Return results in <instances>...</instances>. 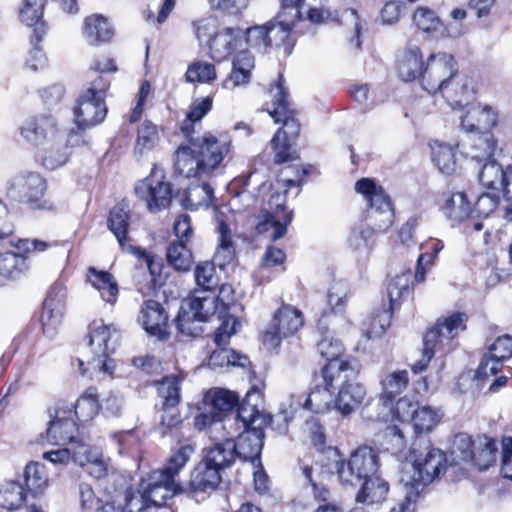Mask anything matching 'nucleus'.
<instances>
[{"mask_svg":"<svg viewBox=\"0 0 512 512\" xmlns=\"http://www.w3.org/2000/svg\"><path fill=\"white\" fill-rule=\"evenodd\" d=\"M359 372L358 362H332L322 368L324 384L333 389L339 387L334 408L343 416L354 412L366 396L365 387L357 382Z\"/></svg>","mask_w":512,"mask_h":512,"instance_id":"nucleus-4","label":"nucleus"},{"mask_svg":"<svg viewBox=\"0 0 512 512\" xmlns=\"http://www.w3.org/2000/svg\"><path fill=\"white\" fill-rule=\"evenodd\" d=\"M218 234V246L214 255L219 266L230 264L236 258V245L228 224L219 219L216 227Z\"/></svg>","mask_w":512,"mask_h":512,"instance_id":"nucleus-40","label":"nucleus"},{"mask_svg":"<svg viewBox=\"0 0 512 512\" xmlns=\"http://www.w3.org/2000/svg\"><path fill=\"white\" fill-rule=\"evenodd\" d=\"M158 140L159 135L156 125L150 121H145L138 128L135 153L142 155L145 152L152 150Z\"/></svg>","mask_w":512,"mask_h":512,"instance_id":"nucleus-54","label":"nucleus"},{"mask_svg":"<svg viewBox=\"0 0 512 512\" xmlns=\"http://www.w3.org/2000/svg\"><path fill=\"white\" fill-rule=\"evenodd\" d=\"M497 446L493 439L485 437L483 442L479 443L478 450H474L471 462L480 470H486L496 461Z\"/></svg>","mask_w":512,"mask_h":512,"instance_id":"nucleus-56","label":"nucleus"},{"mask_svg":"<svg viewBox=\"0 0 512 512\" xmlns=\"http://www.w3.org/2000/svg\"><path fill=\"white\" fill-rule=\"evenodd\" d=\"M25 499L24 488L16 481H9L0 488V506L7 510L21 507Z\"/></svg>","mask_w":512,"mask_h":512,"instance_id":"nucleus-52","label":"nucleus"},{"mask_svg":"<svg viewBox=\"0 0 512 512\" xmlns=\"http://www.w3.org/2000/svg\"><path fill=\"white\" fill-rule=\"evenodd\" d=\"M270 94L273 97V109L268 112L275 123H283V126L279 129L281 130V138L289 141L296 138L300 132V123L295 118V112L288 101V93L281 74L277 83L271 86Z\"/></svg>","mask_w":512,"mask_h":512,"instance_id":"nucleus-14","label":"nucleus"},{"mask_svg":"<svg viewBox=\"0 0 512 512\" xmlns=\"http://www.w3.org/2000/svg\"><path fill=\"white\" fill-rule=\"evenodd\" d=\"M447 465L446 454L433 447L425 438H418L413 444L408 460L403 463L400 471V483L417 493L433 482Z\"/></svg>","mask_w":512,"mask_h":512,"instance_id":"nucleus-1","label":"nucleus"},{"mask_svg":"<svg viewBox=\"0 0 512 512\" xmlns=\"http://www.w3.org/2000/svg\"><path fill=\"white\" fill-rule=\"evenodd\" d=\"M46 0H24L20 10V18L27 26H33V35L40 42L46 34V23L43 21V9Z\"/></svg>","mask_w":512,"mask_h":512,"instance_id":"nucleus-39","label":"nucleus"},{"mask_svg":"<svg viewBox=\"0 0 512 512\" xmlns=\"http://www.w3.org/2000/svg\"><path fill=\"white\" fill-rule=\"evenodd\" d=\"M82 33L86 41L91 44L106 42L111 39L113 29L107 18L100 14H93L84 19Z\"/></svg>","mask_w":512,"mask_h":512,"instance_id":"nucleus-41","label":"nucleus"},{"mask_svg":"<svg viewBox=\"0 0 512 512\" xmlns=\"http://www.w3.org/2000/svg\"><path fill=\"white\" fill-rule=\"evenodd\" d=\"M432 160L442 173L450 174L455 169V155L449 145H435L432 148Z\"/></svg>","mask_w":512,"mask_h":512,"instance_id":"nucleus-60","label":"nucleus"},{"mask_svg":"<svg viewBox=\"0 0 512 512\" xmlns=\"http://www.w3.org/2000/svg\"><path fill=\"white\" fill-rule=\"evenodd\" d=\"M454 57L447 53L431 54L426 63L422 87L430 94H436L444 85L458 77Z\"/></svg>","mask_w":512,"mask_h":512,"instance_id":"nucleus-15","label":"nucleus"},{"mask_svg":"<svg viewBox=\"0 0 512 512\" xmlns=\"http://www.w3.org/2000/svg\"><path fill=\"white\" fill-rule=\"evenodd\" d=\"M185 78L189 83H211L217 78L215 65L202 60L194 61L189 64Z\"/></svg>","mask_w":512,"mask_h":512,"instance_id":"nucleus-53","label":"nucleus"},{"mask_svg":"<svg viewBox=\"0 0 512 512\" xmlns=\"http://www.w3.org/2000/svg\"><path fill=\"white\" fill-rule=\"evenodd\" d=\"M264 428L262 426H253L241 428L234 433V444L236 445V454L243 461H250L253 464L260 462V455L263 448Z\"/></svg>","mask_w":512,"mask_h":512,"instance_id":"nucleus-22","label":"nucleus"},{"mask_svg":"<svg viewBox=\"0 0 512 512\" xmlns=\"http://www.w3.org/2000/svg\"><path fill=\"white\" fill-rule=\"evenodd\" d=\"M46 190V180L39 173L24 172L8 182L6 194L11 200L25 204L33 210L56 211V203L44 198Z\"/></svg>","mask_w":512,"mask_h":512,"instance_id":"nucleus-7","label":"nucleus"},{"mask_svg":"<svg viewBox=\"0 0 512 512\" xmlns=\"http://www.w3.org/2000/svg\"><path fill=\"white\" fill-rule=\"evenodd\" d=\"M66 308V289L62 284H54L44 302L41 322L45 333H52L61 323Z\"/></svg>","mask_w":512,"mask_h":512,"instance_id":"nucleus-24","label":"nucleus"},{"mask_svg":"<svg viewBox=\"0 0 512 512\" xmlns=\"http://www.w3.org/2000/svg\"><path fill=\"white\" fill-rule=\"evenodd\" d=\"M159 396L163 399V406H177L180 401V387L177 377H166L159 383Z\"/></svg>","mask_w":512,"mask_h":512,"instance_id":"nucleus-62","label":"nucleus"},{"mask_svg":"<svg viewBox=\"0 0 512 512\" xmlns=\"http://www.w3.org/2000/svg\"><path fill=\"white\" fill-rule=\"evenodd\" d=\"M72 406L73 418L80 422L93 419L99 412V400L96 389L88 388Z\"/></svg>","mask_w":512,"mask_h":512,"instance_id":"nucleus-44","label":"nucleus"},{"mask_svg":"<svg viewBox=\"0 0 512 512\" xmlns=\"http://www.w3.org/2000/svg\"><path fill=\"white\" fill-rule=\"evenodd\" d=\"M297 21L287 17H277L267 22L268 48L284 47L285 52H289L293 43L290 41V34Z\"/></svg>","mask_w":512,"mask_h":512,"instance_id":"nucleus-35","label":"nucleus"},{"mask_svg":"<svg viewBox=\"0 0 512 512\" xmlns=\"http://www.w3.org/2000/svg\"><path fill=\"white\" fill-rule=\"evenodd\" d=\"M492 359L491 374H497L502 367V362L512 356V337L510 335L499 336L490 346L488 354Z\"/></svg>","mask_w":512,"mask_h":512,"instance_id":"nucleus-48","label":"nucleus"},{"mask_svg":"<svg viewBox=\"0 0 512 512\" xmlns=\"http://www.w3.org/2000/svg\"><path fill=\"white\" fill-rule=\"evenodd\" d=\"M244 45V31L239 27H222L209 45V54L215 61H223Z\"/></svg>","mask_w":512,"mask_h":512,"instance_id":"nucleus-27","label":"nucleus"},{"mask_svg":"<svg viewBox=\"0 0 512 512\" xmlns=\"http://www.w3.org/2000/svg\"><path fill=\"white\" fill-rule=\"evenodd\" d=\"M213 196V189L208 183H193L183 192H177L180 204L184 209L197 210L199 207H208Z\"/></svg>","mask_w":512,"mask_h":512,"instance_id":"nucleus-38","label":"nucleus"},{"mask_svg":"<svg viewBox=\"0 0 512 512\" xmlns=\"http://www.w3.org/2000/svg\"><path fill=\"white\" fill-rule=\"evenodd\" d=\"M134 191L137 197L145 201L151 212H158L169 207L173 193L171 184L164 181L162 170L154 167L148 177L139 181Z\"/></svg>","mask_w":512,"mask_h":512,"instance_id":"nucleus-13","label":"nucleus"},{"mask_svg":"<svg viewBox=\"0 0 512 512\" xmlns=\"http://www.w3.org/2000/svg\"><path fill=\"white\" fill-rule=\"evenodd\" d=\"M130 225V211L124 202L116 204L110 211L107 226L116 237L121 249L127 252L130 238L128 230Z\"/></svg>","mask_w":512,"mask_h":512,"instance_id":"nucleus-30","label":"nucleus"},{"mask_svg":"<svg viewBox=\"0 0 512 512\" xmlns=\"http://www.w3.org/2000/svg\"><path fill=\"white\" fill-rule=\"evenodd\" d=\"M361 488L355 496V501L361 504H378L383 502L389 492V484L383 478L373 475L362 480Z\"/></svg>","mask_w":512,"mask_h":512,"instance_id":"nucleus-32","label":"nucleus"},{"mask_svg":"<svg viewBox=\"0 0 512 512\" xmlns=\"http://www.w3.org/2000/svg\"><path fill=\"white\" fill-rule=\"evenodd\" d=\"M168 264L176 271H188L193 263L191 251L183 241H175L169 244L166 251Z\"/></svg>","mask_w":512,"mask_h":512,"instance_id":"nucleus-47","label":"nucleus"},{"mask_svg":"<svg viewBox=\"0 0 512 512\" xmlns=\"http://www.w3.org/2000/svg\"><path fill=\"white\" fill-rule=\"evenodd\" d=\"M212 104L213 100L210 96L196 99L191 103L186 120L181 126V131L185 137L194 134V124L201 121L210 112Z\"/></svg>","mask_w":512,"mask_h":512,"instance_id":"nucleus-49","label":"nucleus"},{"mask_svg":"<svg viewBox=\"0 0 512 512\" xmlns=\"http://www.w3.org/2000/svg\"><path fill=\"white\" fill-rule=\"evenodd\" d=\"M225 312L226 310L219 309L218 318L222 320V322L214 335L216 346L228 345L231 336L237 332V327L240 326V322L236 317L226 315Z\"/></svg>","mask_w":512,"mask_h":512,"instance_id":"nucleus-57","label":"nucleus"},{"mask_svg":"<svg viewBox=\"0 0 512 512\" xmlns=\"http://www.w3.org/2000/svg\"><path fill=\"white\" fill-rule=\"evenodd\" d=\"M209 433L214 443L203 450L202 459L223 473L238 458L236 445L234 444V433L232 430L224 431L223 435H218L219 432L212 434L209 431Z\"/></svg>","mask_w":512,"mask_h":512,"instance_id":"nucleus-19","label":"nucleus"},{"mask_svg":"<svg viewBox=\"0 0 512 512\" xmlns=\"http://www.w3.org/2000/svg\"><path fill=\"white\" fill-rule=\"evenodd\" d=\"M138 321L149 335L159 340L169 337L167 332L168 315L158 301H145L141 306Z\"/></svg>","mask_w":512,"mask_h":512,"instance_id":"nucleus-26","label":"nucleus"},{"mask_svg":"<svg viewBox=\"0 0 512 512\" xmlns=\"http://www.w3.org/2000/svg\"><path fill=\"white\" fill-rule=\"evenodd\" d=\"M87 279L91 285L98 290L101 298L105 302L111 305L116 303L119 294V287L111 273L90 267L88 269Z\"/></svg>","mask_w":512,"mask_h":512,"instance_id":"nucleus-37","label":"nucleus"},{"mask_svg":"<svg viewBox=\"0 0 512 512\" xmlns=\"http://www.w3.org/2000/svg\"><path fill=\"white\" fill-rule=\"evenodd\" d=\"M89 348L93 357L85 362L76 359L80 374L90 378L100 375L112 376L115 362L110 355L118 346L120 334L113 324H105L102 320L94 321L89 325Z\"/></svg>","mask_w":512,"mask_h":512,"instance_id":"nucleus-3","label":"nucleus"},{"mask_svg":"<svg viewBox=\"0 0 512 512\" xmlns=\"http://www.w3.org/2000/svg\"><path fill=\"white\" fill-rule=\"evenodd\" d=\"M174 170L175 173L186 178L201 177L207 174V172L202 170L200 158L191 144L189 146H180L175 152Z\"/></svg>","mask_w":512,"mask_h":512,"instance_id":"nucleus-33","label":"nucleus"},{"mask_svg":"<svg viewBox=\"0 0 512 512\" xmlns=\"http://www.w3.org/2000/svg\"><path fill=\"white\" fill-rule=\"evenodd\" d=\"M410 294V280L406 274L397 275L392 278L387 285V295L390 302V309L400 305L401 299Z\"/></svg>","mask_w":512,"mask_h":512,"instance_id":"nucleus-55","label":"nucleus"},{"mask_svg":"<svg viewBox=\"0 0 512 512\" xmlns=\"http://www.w3.org/2000/svg\"><path fill=\"white\" fill-rule=\"evenodd\" d=\"M28 270L27 259L22 253L6 252L0 255V275L17 279Z\"/></svg>","mask_w":512,"mask_h":512,"instance_id":"nucleus-46","label":"nucleus"},{"mask_svg":"<svg viewBox=\"0 0 512 512\" xmlns=\"http://www.w3.org/2000/svg\"><path fill=\"white\" fill-rule=\"evenodd\" d=\"M331 389L333 387H328L326 384L324 387L317 386L305 397L304 402L301 401L302 396H299L297 404L313 413L327 412L331 403L334 402Z\"/></svg>","mask_w":512,"mask_h":512,"instance_id":"nucleus-45","label":"nucleus"},{"mask_svg":"<svg viewBox=\"0 0 512 512\" xmlns=\"http://www.w3.org/2000/svg\"><path fill=\"white\" fill-rule=\"evenodd\" d=\"M204 401L206 410L195 417V426L199 430L208 428L212 434L232 430L238 395L226 389H215L206 393Z\"/></svg>","mask_w":512,"mask_h":512,"instance_id":"nucleus-5","label":"nucleus"},{"mask_svg":"<svg viewBox=\"0 0 512 512\" xmlns=\"http://www.w3.org/2000/svg\"><path fill=\"white\" fill-rule=\"evenodd\" d=\"M478 177L483 187L508 195V187L512 182V164L504 168L496 160L488 159L482 165Z\"/></svg>","mask_w":512,"mask_h":512,"instance_id":"nucleus-28","label":"nucleus"},{"mask_svg":"<svg viewBox=\"0 0 512 512\" xmlns=\"http://www.w3.org/2000/svg\"><path fill=\"white\" fill-rule=\"evenodd\" d=\"M411 419L416 432H430L438 423L439 415L430 406H422L413 410Z\"/></svg>","mask_w":512,"mask_h":512,"instance_id":"nucleus-59","label":"nucleus"},{"mask_svg":"<svg viewBox=\"0 0 512 512\" xmlns=\"http://www.w3.org/2000/svg\"><path fill=\"white\" fill-rule=\"evenodd\" d=\"M312 468L305 466L303 468V475L312 487V493L317 507L314 512H343L341 506L332 499L330 490L312 479Z\"/></svg>","mask_w":512,"mask_h":512,"instance_id":"nucleus-42","label":"nucleus"},{"mask_svg":"<svg viewBox=\"0 0 512 512\" xmlns=\"http://www.w3.org/2000/svg\"><path fill=\"white\" fill-rule=\"evenodd\" d=\"M47 413L49 422L45 434L40 435L42 444L73 445L78 441V426L71 405L59 400L48 407Z\"/></svg>","mask_w":512,"mask_h":512,"instance_id":"nucleus-10","label":"nucleus"},{"mask_svg":"<svg viewBox=\"0 0 512 512\" xmlns=\"http://www.w3.org/2000/svg\"><path fill=\"white\" fill-rule=\"evenodd\" d=\"M261 393L252 388L246 393L245 398L241 403H238V409L234 414L235 432L241 428L262 426L267 427L277 422V429L281 434H286L288 431V413L281 411L275 416L264 414L260 410L262 404Z\"/></svg>","mask_w":512,"mask_h":512,"instance_id":"nucleus-9","label":"nucleus"},{"mask_svg":"<svg viewBox=\"0 0 512 512\" xmlns=\"http://www.w3.org/2000/svg\"><path fill=\"white\" fill-rule=\"evenodd\" d=\"M195 448L191 444H185L177 449L168 459L167 465L158 472H162L165 476H170L169 479L176 480V476L184 468L186 463L193 455Z\"/></svg>","mask_w":512,"mask_h":512,"instance_id":"nucleus-51","label":"nucleus"},{"mask_svg":"<svg viewBox=\"0 0 512 512\" xmlns=\"http://www.w3.org/2000/svg\"><path fill=\"white\" fill-rule=\"evenodd\" d=\"M303 324L304 318L300 310L289 305H283L276 311L264 334L263 342L270 348H275L282 339L296 333Z\"/></svg>","mask_w":512,"mask_h":512,"instance_id":"nucleus-17","label":"nucleus"},{"mask_svg":"<svg viewBox=\"0 0 512 512\" xmlns=\"http://www.w3.org/2000/svg\"><path fill=\"white\" fill-rule=\"evenodd\" d=\"M105 100L91 93H82L74 109L78 130L90 129L104 121L107 115Z\"/></svg>","mask_w":512,"mask_h":512,"instance_id":"nucleus-21","label":"nucleus"},{"mask_svg":"<svg viewBox=\"0 0 512 512\" xmlns=\"http://www.w3.org/2000/svg\"><path fill=\"white\" fill-rule=\"evenodd\" d=\"M189 144L194 147L200 163H202V170L211 173L216 169L224 158L229 154L231 148V139L228 134L213 135L210 132H205L201 136H186Z\"/></svg>","mask_w":512,"mask_h":512,"instance_id":"nucleus-12","label":"nucleus"},{"mask_svg":"<svg viewBox=\"0 0 512 512\" xmlns=\"http://www.w3.org/2000/svg\"><path fill=\"white\" fill-rule=\"evenodd\" d=\"M213 298L194 297L184 303L175 319L177 330L184 336L198 337L202 334V323L215 314Z\"/></svg>","mask_w":512,"mask_h":512,"instance_id":"nucleus-11","label":"nucleus"},{"mask_svg":"<svg viewBox=\"0 0 512 512\" xmlns=\"http://www.w3.org/2000/svg\"><path fill=\"white\" fill-rule=\"evenodd\" d=\"M464 115L460 116L461 127L466 132L479 133L478 141L486 144V152L490 157L495 149L492 135L488 131L497 123L496 113L488 106L482 107L478 104H469Z\"/></svg>","mask_w":512,"mask_h":512,"instance_id":"nucleus-16","label":"nucleus"},{"mask_svg":"<svg viewBox=\"0 0 512 512\" xmlns=\"http://www.w3.org/2000/svg\"><path fill=\"white\" fill-rule=\"evenodd\" d=\"M24 479L27 490L34 495L41 493L47 486V477L44 472V467L39 463L26 465Z\"/></svg>","mask_w":512,"mask_h":512,"instance_id":"nucleus-58","label":"nucleus"},{"mask_svg":"<svg viewBox=\"0 0 512 512\" xmlns=\"http://www.w3.org/2000/svg\"><path fill=\"white\" fill-rule=\"evenodd\" d=\"M355 190L365 198L368 204L366 218L369 221V228L361 232L362 237L366 239V233L386 231L394 220L389 195L370 178L358 180L355 183Z\"/></svg>","mask_w":512,"mask_h":512,"instance_id":"nucleus-6","label":"nucleus"},{"mask_svg":"<svg viewBox=\"0 0 512 512\" xmlns=\"http://www.w3.org/2000/svg\"><path fill=\"white\" fill-rule=\"evenodd\" d=\"M382 395L383 405L390 406L398 395L406 389L409 383V375L407 370H398L388 373L382 379Z\"/></svg>","mask_w":512,"mask_h":512,"instance_id":"nucleus-43","label":"nucleus"},{"mask_svg":"<svg viewBox=\"0 0 512 512\" xmlns=\"http://www.w3.org/2000/svg\"><path fill=\"white\" fill-rule=\"evenodd\" d=\"M169 477L155 470L147 481L142 482L143 493L151 505V510L164 506L168 499L184 491L177 480H171Z\"/></svg>","mask_w":512,"mask_h":512,"instance_id":"nucleus-20","label":"nucleus"},{"mask_svg":"<svg viewBox=\"0 0 512 512\" xmlns=\"http://www.w3.org/2000/svg\"><path fill=\"white\" fill-rule=\"evenodd\" d=\"M466 321V314L461 312L438 319L423 338L422 357L412 365L413 372L416 374L423 372L433 358L435 349L443 346L445 341L450 343L461 331H464L466 329Z\"/></svg>","mask_w":512,"mask_h":512,"instance_id":"nucleus-8","label":"nucleus"},{"mask_svg":"<svg viewBox=\"0 0 512 512\" xmlns=\"http://www.w3.org/2000/svg\"><path fill=\"white\" fill-rule=\"evenodd\" d=\"M253 68L254 58L250 52L246 50L239 51L233 59L230 76L223 82V87L233 89L234 87L248 84Z\"/></svg>","mask_w":512,"mask_h":512,"instance_id":"nucleus-34","label":"nucleus"},{"mask_svg":"<svg viewBox=\"0 0 512 512\" xmlns=\"http://www.w3.org/2000/svg\"><path fill=\"white\" fill-rule=\"evenodd\" d=\"M424 62L421 50L417 46L408 47L398 60L397 72L403 81L423 79Z\"/></svg>","mask_w":512,"mask_h":512,"instance_id":"nucleus-31","label":"nucleus"},{"mask_svg":"<svg viewBox=\"0 0 512 512\" xmlns=\"http://www.w3.org/2000/svg\"><path fill=\"white\" fill-rule=\"evenodd\" d=\"M439 92L453 109L468 107L474 99L473 88L470 87L468 79L460 73Z\"/></svg>","mask_w":512,"mask_h":512,"instance_id":"nucleus-29","label":"nucleus"},{"mask_svg":"<svg viewBox=\"0 0 512 512\" xmlns=\"http://www.w3.org/2000/svg\"><path fill=\"white\" fill-rule=\"evenodd\" d=\"M271 145L275 151L274 162L276 164H282L290 161L299 159V154L296 150L292 149L289 140L281 138V130L271 140Z\"/></svg>","mask_w":512,"mask_h":512,"instance_id":"nucleus-63","label":"nucleus"},{"mask_svg":"<svg viewBox=\"0 0 512 512\" xmlns=\"http://www.w3.org/2000/svg\"><path fill=\"white\" fill-rule=\"evenodd\" d=\"M217 347L218 349L214 350L210 355L209 366L214 368L230 365L246 367L249 364V359L246 355L232 349H227L226 346Z\"/></svg>","mask_w":512,"mask_h":512,"instance_id":"nucleus-50","label":"nucleus"},{"mask_svg":"<svg viewBox=\"0 0 512 512\" xmlns=\"http://www.w3.org/2000/svg\"><path fill=\"white\" fill-rule=\"evenodd\" d=\"M292 221V212L286 211L282 203L276 202V210L269 212L263 210L257 216L256 231L258 234L266 235L271 241L282 238L287 227Z\"/></svg>","mask_w":512,"mask_h":512,"instance_id":"nucleus-23","label":"nucleus"},{"mask_svg":"<svg viewBox=\"0 0 512 512\" xmlns=\"http://www.w3.org/2000/svg\"><path fill=\"white\" fill-rule=\"evenodd\" d=\"M267 23L249 27L244 32V43L259 51L268 49Z\"/></svg>","mask_w":512,"mask_h":512,"instance_id":"nucleus-64","label":"nucleus"},{"mask_svg":"<svg viewBox=\"0 0 512 512\" xmlns=\"http://www.w3.org/2000/svg\"><path fill=\"white\" fill-rule=\"evenodd\" d=\"M325 458L326 462L321 460L322 472L328 475L337 474L342 485H360L363 479L376 475L379 468L378 450L368 445L355 449L347 462L334 448L327 449Z\"/></svg>","mask_w":512,"mask_h":512,"instance_id":"nucleus-2","label":"nucleus"},{"mask_svg":"<svg viewBox=\"0 0 512 512\" xmlns=\"http://www.w3.org/2000/svg\"><path fill=\"white\" fill-rule=\"evenodd\" d=\"M222 472L202 459L193 469L187 492L192 497L209 494L216 490L222 481Z\"/></svg>","mask_w":512,"mask_h":512,"instance_id":"nucleus-25","label":"nucleus"},{"mask_svg":"<svg viewBox=\"0 0 512 512\" xmlns=\"http://www.w3.org/2000/svg\"><path fill=\"white\" fill-rule=\"evenodd\" d=\"M440 208L444 216L453 223L467 220L472 213L471 204L463 192L444 194Z\"/></svg>","mask_w":512,"mask_h":512,"instance_id":"nucleus-36","label":"nucleus"},{"mask_svg":"<svg viewBox=\"0 0 512 512\" xmlns=\"http://www.w3.org/2000/svg\"><path fill=\"white\" fill-rule=\"evenodd\" d=\"M413 21L415 25L424 32H434L442 27V21L437 16L435 11L420 6L413 14Z\"/></svg>","mask_w":512,"mask_h":512,"instance_id":"nucleus-61","label":"nucleus"},{"mask_svg":"<svg viewBox=\"0 0 512 512\" xmlns=\"http://www.w3.org/2000/svg\"><path fill=\"white\" fill-rule=\"evenodd\" d=\"M21 136L34 146L53 144L62 134L57 120L49 114H41L26 119L21 128Z\"/></svg>","mask_w":512,"mask_h":512,"instance_id":"nucleus-18","label":"nucleus"}]
</instances>
